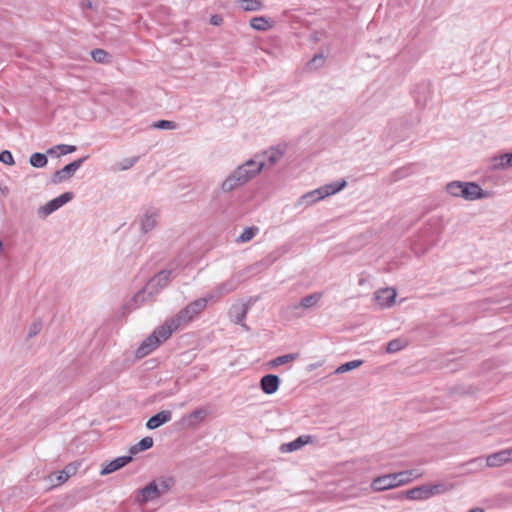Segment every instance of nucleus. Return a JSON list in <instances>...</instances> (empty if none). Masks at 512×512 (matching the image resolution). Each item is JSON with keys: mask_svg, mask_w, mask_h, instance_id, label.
Masks as SVG:
<instances>
[{"mask_svg": "<svg viewBox=\"0 0 512 512\" xmlns=\"http://www.w3.org/2000/svg\"><path fill=\"white\" fill-rule=\"evenodd\" d=\"M266 161L259 155L238 165L221 183V190L231 192L256 178L265 168Z\"/></svg>", "mask_w": 512, "mask_h": 512, "instance_id": "1", "label": "nucleus"}, {"mask_svg": "<svg viewBox=\"0 0 512 512\" xmlns=\"http://www.w3.org/2000/svg\"><path fill=\"white\" fill-rule=\"evenodd\" d=\"M173 485L171 478H159L151 481L143 488L137 490L134 494V501L140 506L159 499L165 495Z\"/></svg>", "mask_w": 512, "mask_h": 512, "instance_id": "2", "label": "nucleus"}, {"mask_svg": "<svg viewBox=\"0 0 512 512\" xmlns=\"http://www.w3.org/2000/svg\"><path fill=\"white\" fill-rule=\"evenodd\" d=\"M206 307L205 299L198 298L187 304L175 316L166 321L175 332L192 322L206 309Z\"/></svg>", "mask_w": 512, "mask_h": 512, "instance_id": "3", "label": "nucleus"}, {"mask_svg": "<svg viewBox=\"0 0 512 512\" xmlns=\"http://www.w3.org/2000/svg\"><path fill=\"white\" fill-rule=\"evenodd\" d=\"M174 331L170 325L165 321L161 326L156 328L151 335H149L140 344L136 350V357L143 358L154 351L162 342L166 341Z\"/></svg>", "mask_w": 512, "mask_h": 512, "instance_id": "4", "label": "nucleus"}, {"mask_svg": "<svg viewBox=\"0 0 512 512\" xmlns=\"http://www.w3.org/2000/svg\"><path fill=\"white\" fill-rule=\"evenodd\" d=\"M179 264L173 262L168 269H163L154 275L146 284L150 291V297L157 295L171 281L173 274L177 272Z\"/></svg>", "mask_w": 512, "mask_h": 512, "instance_id": "5", "label": "nucleus"}, {"mask_svg": "<svg viewBox=\"0 0 512 512\" xmlns=\"http://www.w3.org/2000/svg\"><path fill=\"white\" fill-rule=\"evenodd\" d=\"M431 490L428 484L414 487L412 489L401 491L396 494L390 495L389 498L393 500L402 501L404 499L411 501H425L431 497Z\"/></svg>", "mask_w": 512, "mask_h": 512, "instance_id": "6", "label": "nucleus"}, {"mask_svg": "<svg viewBox=\"0 0 512 512\" xmlns=\"http://www.w3.org/2000/svg\"><path fill=\"white\" fill-rule=\"evenodd\" d=\"M323 294L321 292H314L301 299L299 303L291 304L287 309L296 317H301L303 311L312 309L320 303Z\"/></svg>", "mask_w": 512, "mask_h": 512, "instance_id": "7", "label": "nucleus"}, {"mask_svg": "<svg viewBox=\"0 0 512 512\" xmlns=\"http://www.w3.org/2000/svg\"><path fill=\"white\" fill-rule=\"evenodd\" d=\"M72 192H65L37 209L40 218H46L73 199Z\"/></svg>", "mask_w": 512, "mask_h": 512, "instance_id": "8", "label": "nucleus"}, {"mask_svg": "<svg viewBox=\"0 0 512 512\" xmlns=\"http://www.w3.org/2000/svg\"><path fill=\"white\" fill-rule=\"evenodd\" d=\"M86 159L87 157L77 159L67 164L62 169L56 171L52 176V182L54 184H59L69 180L74 175V173L81 167V165L84 163Z\"/></svg>", "mask_w": 512, "mask_h": 512, "instance_id": "9", "label": "nucleus"}, {"mask_svg": "<svg viewBox=\"0 0 512 512\" xmlns=\"http://www.w3.org/2000/svg\"><path fill=\"white\" fill-rule=\"evenodd\" d=\"M462 198L467 201H475L485 199L490 196L489 192L483 190L476 182H463L462 181Z\"/></svg>", "mask_w": 512, "mask_h": 512, "instance_id": "10", "label": "nucleus"}, {"mask_svg": "<svg viewBox=\"0 0 512 512\" xmlns=\"http://www.w3.org/2000/svg\"><path fill=\"white\" fill-rule=\"evenodd\" d=\"M370 488L373 492H383L397 488L393 473L376 477L372 480Z\"/></svg>", "mask_w": 512, "mask_h": 512, "instance_id": "11", "label": "nucleus"}, {"mask_svg": "<svg viewBox=\"0 0 512 512\" xmlns=\"http://www.w3.org/2000/svg\"><path fill=\"white\" fill-rule=\"evenodd\" d=\"M159 211L156 208H147L140 217V227L144 233L150 232L157 225Z\"/></svg>", "mask_w": 512, "mask_h": 512, "instance_id": "12", "label": "nucleus"}, {"mask_svg": "<svg viewBox=\"0 0 512 512\" xmlns=\"http://www.w3.org/2000/svg\"><path fill=\"white\" fill-rule=\"evenodd\" d=\"M512 459V450L505 449L496 453H493L486 458V467L497 468L510 462Z\"/></svg>", "mask_w": 512, "mask_h": 512, "instance_id": "13", "label": "nucleus"}, {"mask_svg": "<svg viewBox=\"0 0 512 512\" xmlns=\"http://www.w3.org/2000/svg\"><path fill=\"white\" fill-rule=\"evenodd\" d=\"M396 291L392 288H383L375 293L374 300L381 308L391 307L395 303Z\"/></svg>", "mask_w": 512, "mask_h": 512, "instance_id": "14", "label": "nucleus"}, {"mask_svg": "<svg viewBox=\"0 0 512 512\" xmlns=\"http://www.w3.org/2000/svg\"><path fill=\"white\" fill-rule=\"evenodd\" d=\"M77 470V465L75 464H69L67 465L62 471L56 473V474H50L47 477V480L49 481L50 485L55 487L63 484L68 480L70 476L75 474Z\"/></svg>", "mask_w": 512, "mask_h": 512, "instance_id": "15", "label": "nucleus"}, {"mask_svg": "<svg viewBox=\"0 0 512 512\" xmlns=\"http://www.w3.org/2000/svg\"><path fill=\"white\" fill-rule=\"evenodd\" d=\"M279 385L280 379L274 374L265 375L260 380L261 390L267 395L274 394L279 389Z\"/></svg>", "mask_w": 512, "mask_h": 512, "instance_id": "16", "label": "nucleus"}, {"mask_svg": "<svg viewBox=\"0 0 512 512\" xmlns=\"http://www.w3.org/2000/svg\"><path fill=\"white\" fill-rule=\"evenodd\" d=\"M131 460H132L131 456L117 457L114 460H112L106 464H103L100 474L101 475L111 474V473L119 470L120 468L124 467L125 465H127Z\"/></svg>", "mask_w": 512, "mask_h": 512, "instance_id": "17", "label": "nucleus"}, {"mask_svg": "<svg viewBox=\"0 0 512 512\" xmlns=\"http://www.w3.org/2000/svg\"><path fill=\"white\" fill-rule=\"evenodd\" d=\"M244 274H245L244 271L236 273V274L232 275L226 281L218 284V286L224 296L232 293L233 291H235L238 288V286L240 285V283L244 277Z\"/></svg>", "mask_w": 512, "mask_h": 512, "instance_id": "18", "label": "nucleus"}, {"mask_svg": "<svg viewBox=\"0 0 512 512\" xmlns=\"http://www.w3.org/2000/svg\"><path fill=\"white\" fill-rule=\"evenodd\" d=\"M512 163V153H504L493 156L489 159V169L492 171L502 170Z\"/></svg>", "mask_w": 512, "mask_h": 512, "instance_id": "19", "label": "nucleus"}, {"mask_svg": "<svg viewBox=\"0 0 512 512\" xmlns=\"http://www.w3.org/2000/svg\"><path fill=\"white\" fill-rule=\"evenodd\" d=\"M322 195L319 191V189H314L312 191H309L305 194H303L300 198L297 199L295 202L296 208H304L308 207L310 205H313L317 203L318 201L322 200Z\"/></svg>", "mask_w": 512, "mask_h": 512, "instance_id": "20", "label": "nucleus"}, {"mask_svg": "<svg viewBox=\"0 0 512 512\" xmlns=\"http://www.w3.org/2000/svg\"><path fill=\"white\" fill-rule=\"evenodd\" d=\"M172 419V412L169 410H162L148 419L146 427L150 430L157 429L161 425L169 422Z\"/></svg>", "mask_w": 512, "mask_h": 512, "instance_id": "21", "label": "nucleus"}, {"mask_svg": "<svg viewBox=\"0 0 512 512\" xmlns=\"http://www.w3.org/2000/svg\"><path fill=\"white\" fill-rule=\"evenodd\" d=\"M286 146L285 145H277L276 147H272L269 150L265 151L263 154H258L260 159L262 157L267 158V162L270 166L276 164L285 154Z\"/></svg>", "mask_w": 512, "mask_h": 512, "instance_id": "22", "label": "nucleus"}, {"mask_svg": "<svg viewBox=\"0 0 512 512\" xmlns=\"http://www.w3.org/2000/svg\"><path fill=\"white\" fill-rule=\"evenodd\" d=\"M395 477V483L397 488L409 484L414 479L421 476V473L416 469L405 470L397 473H393Z\"/></svg>", "mask_w": 512, "mask_h": 512, "instance_id": "23", "label": "nucleus"}, {"mask_svg": "<svg viewBox=\"0 0 512 512\" xmlns=\"http://www.w3.org/2000/svg\"><path fill=\"white\" fill-rule=\"evenodd\" d=\"M248 312V306L246 304L233 305L231 308V318L236 324H240L245 330H248L247 325L244 323Z\"/></svg>", "mask_w": 512, "mask_h": 512, "instance_id": "24", "label": "nucleus"}, {"mask_svg": "<svg viewBox=\"0 0 512 512\" xmlns=\"http://www.w3.org/2000/svg\"><path fill=\"white\" fill-rule=\"evenodd\" d=\"M310 442H311V436L302 435L289 443L282 444L280 447V451L282 453L293 452V451L300 449L301 447H303L304 445H306Z\"/></svg>", "mask_w": 512, "mask_h": 512, "instance_id": "25", "label": "nucleus"}, {"mask_svg": "<svg viewBox=\"0 0 512 512\" xmlns=\"http://www.w3.org/2000/svg\"><path fill=\"white\" fill-rule=\"evenodd\" d=\"M234 4L244 12H258L264 8L261 0H234Z\"/></svg>", "mask_w": 512, "mask_h": 512, "instance_id": "26", "label": "nucleus"}, {"mask_svg": "<svg viewBox=\"0 0 512 512\" xmlns=\"http://www.w3.org/2000/svg\"><path fill=\"white\" fill-rule=\"evenodd\" d=\"M347 185V182L346 180H341V181H338V182H333V183H329V184H326V185H323L321 187H319V191L322 195V198H326L328 196H331V195H334L338 192H340L341 190H343Z\"/></svg>", "mask_w": 512, "mask_h": 512, "instance_id": "27", "label": "nucleus"}, {"mask_svg": "<svg viewBox=\"0 0 512 512\" xmlns=\"http://www.w3.org/2000/svg\"><path fill=\"white\" fill-rule=\"evenodd\" d=\"M250 27L256 31H268L273 27V21L265 16H256L250 20Z\"/></svg>", "mask_w": 512, "mask_h": 512, "instance_id": "28", "label": "nucleus"}, {"mask_svg": "<svg viewBox=\"0 0 512 512\" xmlns=\"http://www.w3.org/2000/svg\"><path fill=\"white\" fill-rule=\"evenodd\" d=\"M279 257H280V253L273 252V253L267 255L261 261L247 267L245 271H252V270L260 271L262 269H265V268L269 267L270 265H272Z\"/></svg>", "mask_w": 512, "mask_h": 512, "instance_id": "29", "label": "nucleus"}, {"mask_svg": "<svg viewBox=\"0 0 512 512\" xmlns=\"http://www.w3.org/2000/svg\"><path fill=\"white\" fill-rule=\"evenodd\" d=\"M297 357H298V355L294 354V353L285 354V355H282V356H279V357H276V358L270 360L267 363V366L269 368L273 369V368H276L278 366H281V365H284V364H287V363H291V362L295 361L297 359Z\"/></svg>", "mask_w": 512, "mask_h": 512, "instance_id": "30", "label": "nucleus"}, {"mask_svg": "<svg viewBox=\"0 0 512 512\" xmlns=\"http://www.w3.org/2000/svg\"><path fill=\"white\" fill-rule=\"evenodd\" d=\"M428 485L431 490V492H430L431 497H434L436 495L445 494L454 488L453 484L445 483V482H439V483L428 484Z\"/></svg>", "mask_w": 512, "mask_h": 512, "instance_id": "31", "label": "nucleus"}, {"mask_svg": "<svg viewBox=\"0 0 512 512\" xmlns=\"http://www.w3.org/2000/svg\"><path fill=\"white\" fill-rule=\"evenodd\" d=\"M206 417V410L197 409L188 414L184 420L188 422L189 426H195L197 423L202 422Z\"/></svg>", "mask_w": 512, "mask_h": 512, "instance_id": "32", "label": "nucleus"}, {"mask_svg": "<svg viewBox=\"0 0 512 512\" xmlns=\"http://www.w3.org/2000/svg\"><path fill=\"white\" fill-rule=\"evenodd\" d=\"M138 160V156L122 159L119 163L114 165L113 170L117 172L129 170L138 162Z\"/></svg>", "mask_w": 512, "mask_h": 512, "instance_id": "33", "label": "nucleus"}, {"mask_svg": "<svg viewBox=\"0 0 512 512\" xmlns=\"http://www.w3.org/2000/svg\"><path fill=\"white\" fill-rule=\"evenodd\" d=\"M152 299L153 297H150V291L148 290V287L145 286L142 290L134 295L133 302L136 307H139Z\"/></svg>", "mask_w": 512, "mask_h": 512, "instance_id": "34", "label": "nucleus"}, {"mask_svg": "<svg viewBox=\"0 0 512 512\" xmlns=\"http://www.w3.org/2000/svg\"><path fill=\"white\" fill-rule=\"evenodd\" d=\"M153 446V439L151 437H145L141 439L137 444L130 448L131 454H137L141 451L148 450Z\"/></svg>", "mask_w": 512, "mask_h": 512, "instance_id": "35", "label": "nucleus"}, {"mask_svg": "<svg viewBox=\"0 0 512 512\" xmlns=\"http://www.w3.org/2000/svg\"><path fill=\"white\" fill-rule=\"evenodd\" d=\"M259 232L258 227H247L243 230V232L237 237V243H246L252 240L255 235Z\"/></svg>", "mask_w": 512, "mask_h": 512, "instance_id": "36", "label": "nucleus"}, {"mask_svg": "<svg viewBox=\"0 0 512 512\" xmlns=\"http://www.w3.org/2000/svg\"><path fill=\"white\" fill-rule=\"evenodd\" d=\"M462 181H451L446 185V192L452 197L462 198Z\"/></svg>", "mask_w": 512, "mask_h": 512, "instance_id": "37", "label": "nucleus"}, {"mask_svg": "<svg viewBox=\"0 0 512 512\" xmlns=\"http://www.w3.org/2000/svg\"><path fill=\"white\" fill-rule=\"evenodd\" d=\"M91 57L92 59L97 63H109L110 62V55L103 49H95L91 51Z\"/></svg>", "mask_w": 512, "mask_h": 512, "instance_id": "38", "label": "nucleus"}, {"mask_svg": "<svg viewBox=\"0 0 512 512\" xmlns=\"http://www.w3.org/2000/svg\"><path fill=\"white\" fill-rule=\"evenodd\" d=\"M30 164L35 168H42L47 164V157L42 153H33L30 156Z\"/></svg>", "mask_w": 512, "mask_h": 512, "instance_id": "39", "label": "nucleus"}, {"mask_svg": "<svg viewBox=\"0 0 512 512\" xmlns=\"http://www.w3.org/2000/svg\"><path fill=\"white\" fill-rule=\"evenodd\" d=\"M223 293L220 290L219 286L217 285L214 287L205 297H202L201 299H205L206 305L208 302H217L223 297Z\"/></svg>", "mask_w": 512, "mask_h": 512, "instance_id": "40", "label": "nucleus"}, {"mask_svg": "<svg viewBox=\"0 0 512 512\" xmlns=\"http://www.w3.org/2000/svg\"><path fill=\"white\" fill-rule=\"evenodd\" d=\"M404 348V342L400 339H395L387 344L386 351L388 353H395Z\"/></svg>", "mask_w": 512, "mask_h": 512, "instance_id": "41", "label": "nucleus"}, {"mask_svg": "<svg viewBox=\"0 0 512 512\" xmlns=\"http://www.w3.org/2000/svg\"><path fill=\"white\" fill-rule=\"evenodd\" d=\"M0 162L7 164V165H13L14 164V158L10 151L4 150L0 153Z\"/></svg>", "mask_w": 512, "mask_h": 512, "instance_id": "42", "label": "nucleus"}, {"mask_svg": "<svg viewBox=\"0 0 512 512\" xmlns=\"http://www.w3.org/2000/svg\"><path fill=\"white\" fill-rule=\"evenodd\" d=\"M155 128L158 129H174L176 127L175 123L167 120H160L153 124Z\"/></svg>", "mask_w": 512, "mask_h": 512, "instance_id": "43", "label": "nucleus"}, {"mask_svg": "<svg viewBox=\"0 0 512 512\" xmlns=\"http://www.w3.org/2000/svg\"><path fill=\"white\" fill-rule=\"evenodd\" d=\"M363 364L362 360H353L350 362H346L342 364V367L344 368L345 372L351 371L353 369H356L360 367Z\"/></svg>", "mask_w": 512, "mask_h": 512, "instance_id": "44", "label": "nucleus"}, {"mask_svg": "<svg viewBox=\"0 0 512 512\" xmlns=\"http://www.w3.org/2000/svg\"><path fill=\"white\" fill-rule=\"evenodd\" d=\"M57 149L60 151L61 155H66V154H70V153H73L74 151H76V146L60 144V145H57Z\"/></svg>", "mask_w": 512, "mask_h": 512, "instance_id": "45", "label": "nucleus"}, {"mask_svg": "<svg viewBox=\"0 0 512 512\" xmlns=\"http://www.w3.org/2000/svg\"><path fill=\"white\" fill-rule=\"evenodd\" d=\"M41 330V324L36 322L29 327L28 336L30 338L36 336Z\"/></svg>", "mask_w": 512, "mask_h": 512, "instance_id": "46", "label": "nucleus"}, {"mask_svg": "<svg viewBox=\"0 0 512 512\" xmlns=\"http://www.w3.org/2000/svg\"><path fill=\"white\" fill-rule=\"evenodd\" d=\"M469 464H477L481 469L484 467L482 464V459L475 458L469 462Z\"/></svg>", "mask_w": 512, "mask_h": 512, "instance_id": "47", "label": "nucleus"}, {"mask_svg": "<svg viewBox=\"0 0 512 512\" xmlns=\"http://www.w3.org/2000/svg\"><path fill=\"white\" fill-rule=\"evenodd\" d=\"M82 6H83V7H86V8H90V9H92V8H93V4H92V2H91L90 0H84V1L82 2Z\"/></svg>", "mask_w": 512, "mask_h": 512, "instance_id": "48", "label": "nucleus"}, {"mask_svg": "<svg viewBox=\"0 0 512 512\" xmlns=\"http://www.w3.org/2000/svg\"><path fill=\"white\" fill-rule=\"evenodd\" d=\"M335 374H342V373H345V370L344 368L342 367V365H340L334 372Z\"/></svg>", "mask_w": 512, "mask_h": 512, "instance_id": "49", "label": "nucleus"}, {"mask_svg": "<svg viewBox=\"0 0 512 512\" xmlns=\"http://www.w3.org/2000/svg\"><path fill=\"white\" fill-rule=\"evenodd\" d=\"M211 23L214 24V25H218L219 24V18L217 16H213L211 18Z\"/></svg>", "mask_w": 512, "mask_h": 512, "instance_id": "50", "label": "nucleus"}, {"mask_svg": "<svg viewBox=\"0 0 512 512\" xmlns=\"http://www.w3.org/2000/svg\"><path fill=\"white\" fill-rule=\"evenodd\" d=\"M56 150H58V149H57V146H55V147H52V148L48 149V150H47V153H48V154H50V155H53V154L55 153V151H56Z\"/></svg>", "mask_w": 512, "mask_h": 512, "instance_id": "51", "label": "nucleus"}, {"mask_svg": "<svg viewBox=\"0 0 512 512\" xmlns=\"http://www.w3.org/2000/svg\"><path fill=\"white\" fill-rule=\"evenodd\" d=\"M468 512H484V510L482 508L476 507V508L470 509Z\"/></svg>", "mask_w": 512, "mask_h": 512, "instance_id": "52", "label": "nucleus"}, {"mask_svg": "<svg viewBox=\"0 0 512 512\" xmlns=\"http://www.w3.org/2000/svg\"><path fill=\"white\" fill-rule=\"evenodd\" d=\"M322 59H323V57H322L321 55H319V56H315V57L313 58L312 62H316L317 60H322Z\"/></svg>", "mask_w": 512, "mask_h": 512, "instance_id": "53", "label": "nucleus"}, {"mask_svg": "<svg viewBox=\"0 0 512 512\" xmlns=\"http://www.w3.org/2000/svg\"><path fill=\"white\" fill-rule=\"evenodd\" d=\"M2 249V243L0 242V250Z\"/></svg>", "mask_w": 512, "mask_h": 512, "instance_id": "54", "label": "nucleus"}]
</instances>
